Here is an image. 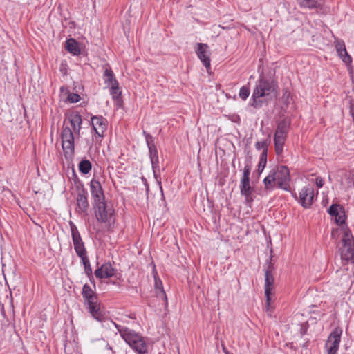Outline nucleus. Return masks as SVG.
<instances>
[{
  "label": "nucleus",
  "instance_id": "obj_8",
  "mask_svg": "<svg viewBox=\"0 0 354 354\" xmlns=\"http://www.w3.org/2000/svg\"><path fill=\"white\" fill-rule=\"evenodd\" d=\"M82 294L84 304L88 306L87 308L91 315L100 308L97 296L89 285H84Z\"/></svg>",
  "mask_w": 354,
  "mask_h": 354
},
{
  "label": "nucleus",
  "instance_id": "obj_36",
  "mask_svg": "<svg viewBox=\"0 0 354 354\" xmlns=\"http://www.w3.org/2000/svg\"><path fill=\"white\" fill-rule=\"evenodd\" d=\"M84 268L86 275L88 277L89 280L92 281V280H93V276L91 263L84 266Z\"/></svg>",
  "mask_w": 354,
  "mask_h": 354
},
{
  "label": "nucleus",
  "instance_id": "obj_20",
  "mask_svg": "<svg viewBox=\"0 0 354 354\" xmlns=\"http://www.w3.org/2000/svg\"><path fill=\"white\" fill-rule=\"evenodd\" d=\"M290 122L287 119H283L278 124L275 131L274 136L286 138Z\"/></svg>",
  "mask_w": 354,
  "mask_h": 354
},
{
  "label": "nucleus",
  "instance_id": "obj_33",
  "mask_svg": "<svg viewBox=\"0 0 354 354\" xmlns=\"http://www.w3.org/2000/svg\"><path fill=\"white\" fill-rule=\"evenodd\" d=\"M250 88L248 86H243L240 88L239 97L243 100H245L250 95Z\"/></svg>",
  "mask_w": 354,
  "mask_h": 354
},
{
  "label": "nucleus",
  "instance_id": "obj_11",
  "mask_svg": "<svg viewBox=\"0 0 354 354\" xmlns=\"http://www.w3.org/2000/svg\"><path fill=\"white\" fill-rule=\"evenodd\" d=\"M251 171V167L249 165H245L243 169V176L240 183L241 194L244 196L251 195L252 192V187L250 185V174Z\"/></svg>",
  "mask_w": 354,
  "mask_h": 354
},
{
  "label": "nucleus",
  "instance_id": "obj_12",
  "mask_svg": "<svg viewBox=\"0 0 354 354\" xmlns=\"http://www.w3.org/2000/svg\"><path fill=\"white\" fill-rule=\"evenodd\" d=\"M89 185L93 199L92 204L106 201L104 190L99 180L93 178L91 180Z\"/></svg>",
  "mask_w": 354,
  "mask_h": 354
},
{
  "label": "nucleus",
  "instance_id": "obj_34",
  "mask_svg": "<svg viewBox=\"0 0 354 354\" xmlns=\"http://www.w3.org/2000/svg\"><path fill=\"white\" fill-rule=\"evenodd\" d=\"M335 223L338 225H342L343 224H345L346 223L345 212L344 211V212L339 213L337 214V216H335Z\"/></svg>",
  "mask_w": 354,
  "mask_h": 354
},
{
  "label": "nucleus",
  "instance_id": "obj_5",
  "mask_svg": "<svg viewBox=\"0 0 354 354\" xmlns=\"http://www.w3.org/2000/svg\"><path fill=\"white\" fill-rule=\"evenodd\" d=\"M62 146L66 160L73 158L75 153L74 135L71 128L64 127L61 133Z\"/></svg>",
  "mask_w": 354,
  "mask_h": 354
},
{
  "label": "nucleus",
  "instance_id": "obj_41",
  "mask_svg": "<svg viewBox=\"0 0 354 354\" xmlns=\"http://www.w3.org/2000/svg\"><path fill=\"white\" fill-rule=\"evenodd\" d=\"M115 105L117 106L118 109L122 108L123 106V100L122 96L117 97L115 99H113Z\"/></svg>",
  "mask_w": 354,
  "mask_h": 354
},
{
  "label": "nucleus",
  "instance_id": "obj_29",
  "mask_svg": "<svg viewBox=\"0 0 354 354\" xmlns=\"http://www.w3.org/2000/svg\"><path fill=\"white\" fill-rule=\"evenodd\" d=\"M60 91L62 93H64L66 91V94H68L67 100L70 103H75L80 100L81 97L79 94L74 93H70V91L68 90L67 88H65L64 86L61 87Z\"/></svg>",
  "mask_w": 354,
  "mask_h": 354
},
{
  "label": "nucleus",
  "instance_id": "obj_26",
  "mask_svg": "<svg viewBox=\"0 0 354 354\" xmlns=\"http://www.w3.org/2000/svg\"><path fill=\"white\" fill-rule=\"evenodd\" d=\"M285 140V138L274 136V149L277 156L282 155Z\"/></svg>",
  "mask_w": 354,
  "mask_h": 354
},
{
  "label": "nucleus",
  "instance_id": "obj_52",
  "mask_svg": "<svg viewBox=\"0 0 354 354\" xmlns=\"http://www.w3.org/2000/svg\"><path fill=\"white\" fill-rule=\"evenodd\" d=\"M111 283L112 284H114V285H115V284H116V282H115V281H112V282H111Z\"/></svg>",
  "mask_w": 354,
  "mask_h": 354
},
{
  "label": "nucleus",
  "instance_id": "obj_10",
  "mask_svg": "<svg viewBox=\"0 0 354 354\" xmlns=\"http://www.w3.org/2000/svg\"><path fill=\"white\" fill-rule=\"evenodd\" d=\"M81 186L82 188L78 190L76 198L77 212L79 214L86 215L89 207L88 192L83 184H81Z\"/></svg>",
  "mask_w": 354,
  "mask_h": 354
},
{
  "label": "nucleus",
  "instance_id": "obj_16",
  "mask_svg": "<svg viewBox=\"0 0 354 354\" xmlns=\"http://www.w3.org/2000/svg\"><path fill=\"white\" fill-rule=\"evenodd\" d=\"M197 48H196V53L202 62L205 67L208 69L210 68V58L209 53H208L209 46L206 44L197 43Z\"/></svg>",
  "mask_w": 354,
  "mask_h": 354
},
{
  "label": "nucleus",
  "instance_id": "obj_21",
  "mask_svg": "<svg viewBox=\"0 0 354 354\" xmlns=\"http://www.w3.org/2000/svg\"><path fill=\"white\" fill-rule=\"evenodd\" d=\"M104 74L103 77L104 80V83L108 86L114 85V83L118 84V80L114 76V73L109 64H106L104 66Z\"/></svg>",
  "mask_w": 354,
  "mask_h": 354
},
{
  "label": "nucleus",
  "instance_id": "obj_22",
  "mask_svg": "<svg viewBox=\"0 0 354 354\" xmlns=\"http://www.w3.org/2000/svg\"><path fill=\"white\" fill-rule=\"evenodd\" d=\"M65 48L68 53L75 56L81 53L78 42L73 38L66 40Z\"/></svg>",
  "mask_w": 354,
  "mask_h": 354
},
{
  "label": "nucleus",
  "instance_id": "obj_6",
  "mask_svg": "<svg viewBox=\"0 0 354 354\" xmlns=\"http://www.w3.org/2000/svg\"><path fill=\"white\" fill-rule=\"evenodd\" d=\"M93 207L97 221L103 223L111 222L115 213L112 205H109L106 201H104L93 203Z\"/></svg>",
  "mask_w": 354,
  "mask_h": 354
},
{
  "label": "nucleus",
  "instance_id": "obj_30",
  "mask_svg": "<svg viewBox=\"0 0 354 354\" xmlns=\"http://www.w3.org/2000/svg\"><path fill=\"white\" fill-rule=\"evenodd\" d=\"M344 207L339 204H332L328 209V213L332 216H335L340 212H344Z\"/></svg>",
  "mask_w": 354,
  "mask_h": 354
},
{
  "label": "nucleus",
  "instance_id": "obj_24",
  "mask_svg": "<svg viewBox=\"0 0 354 354\" xmlns=\"http://www.w3.org/2000/svg\"><path fill=\"white\" fill-rule=\"evenodd\" d=\"M301 7L309 9H315L322 8L323 5L322 0H297Z\"/></svg>",
  "mask_w": 354,
  "mask_h": 354
},
{
  "label": "nucleus",
  "instance_id": "obj_37",
  "mask_svg": "<svg viewBox=\"0 0 354 354\" xmlns=\"http://www.w3.org/2000/svg\"><path fill=\"white\" fill-rule=\"evenodd\" d=\"M255 147L257 150L268 149V144L266 141H258L255 143Z\"/></svg>",
  "mask_w": 354,
  "mask_h": 354
},
{
  "label": "nucleus",
  "instance_id": "obj_1",
  "mask_svg": "<svg viewBox=\"0 0 354 354\" xmlns=\"http://www.w3.org/2000/svg\"><path fill=\"white\" fill-rule=\"evenodd\" d=\"M290 171L285 165L272 169L263 181L266 190H272L277 185L278 188L286 192H290Z\"/></svg>",
  "mask_w": 354,
  "mask_h": 354
},
{
  "label": "nucleus",
  "instance_id": "obj_38",
  "mask_svg": "<svg viewBox=\"0 0 354 354\" xmlns=\"http://www.w3.org/2000/svg\"><path fill=\"white\" fill-rule=\"evenodd\" d=\"M145 140L147 142V147H151V145H156L154 142V138L151 135H146Z\"/></svg>",
  "mask_w": 354,
  "mask_h": 354
},
{
  "label": "nucleus",
  "instance_id": "obj_3",
  "mask_svg": "<svg viewBox=\"0 0 354 354\" xmlns=\"http://www.w3.org/2000/svg\"><path fill=\"white\" fill-rule=\"evenodd\" d=\"M117 330L123 340L137 354H145L148 352V345L141 334L127 326H117Z\"/></svg>",
  "mask_w": 354,
  "mask_h": 354
},
{
  "label": "nucleus",
  "instance_id": "obj_40",
  "mask_svg": "<svg viewBox=\"0 0 354 354\" xmlns=\"http://www.w3.org/2000/svg\"><path fill=\"white\" fill-rule=\"evenodd\" d=\"M308 328V324L307 322L301 324V328H300V332H299L301 336H304V335L306 334Z\"/></svg>",
  "mask_w": 354,
  "mask_h": 354
},
{
  "label": "nucleus",
  "instance_id": "obj_32",
  "mask_svg": "<svg viewBox=\"0 0 354 354\" xmlns=\"http://www.w3.org/2000/svg\"><path fill=\"white\" fill-rule=\"evenodd\" d=\"M110 94L111 95L113 100L122 96V93L119 88V83H114V85L111 86Z\"/></svg>",
  "mask_w": 354,
  "mask_h": 354
},
{
  "label": "nucleus",
  "instance_id": "obj_39",
  "mask_svg": "<svg viewBox=\"0 0 354 354\" xmlns=\"http://www.w3.org/2000/svg\"><path fill=\"white\" fill-rule=\"evenodd\" d=\"M95 275L98 279L105 278V277L104 276V270L102 266L95 270Z\"/></svg>",
  "mask_w": 354,
  "mask_h": 354
},
{
  "label": "nucleus",
  "instance_id": "obj_9",
  "mask_svg": "<svg viewBox=\"0 0 354 354\" xmlns=\"http://www.w3.org/2000/svg\"><path fill=\"white\" fill-rule=\"evenodd\" d=\"M342 329L340 327L335 328L329 335L326 343L328 354H337L341 341Z\"/></svg>",
  "mask_w": 354,
  "mask_h": 354
},
{
  "label": "nucleus",
  "instance_id": "obj_27",
  "mask_svg": "<svg viewBox=\"0 0 354 354\" xmlns=\"http://www.w3.org/2000/svg\"><path fill=\"white\" fill-rule=\"evenodd\" d=\"M78 169L82 174H87L92 169V164L88 160L84 158L79 162Z\"/></svg>",
  "mask_w": 354,
  "mask_h": 354
},
{
  "label": "nucleus",
  "instance_id": "obj_25",
  "mask_svg": "<svg viewBox=\"0 0 354 354\" xmlns=\"http://www.w3.org/2000/svg\"><path fill=\"white\" fill-rule=\"evenodd\" d=\"M149 153V158L151 160L152 167H159V160L158 155V150L156 145H151V147H148Z\"/></svg>",
  "mask_w": 354,
  "mask_h": 354
},
{
  "label": "nucleus",
  "instance_id": "obj_48",
  "mask_svg": "<svg viewBox=\"0 0 354 354\" xmlns=\"http://www.w3.org/2000/svg\"><path fill=\"white\" fill-rule=\"evenodd\" d=\"M246 203H250L253 201V198L251 195H248V196H245Z\"/></svg>",
  "mask_w": 354,
  "mask_h": 354
},
{
  "label": "nucleus",
  "instance_id": "obj_2",
  "mask_svg": "<svg viewBox=\"0 0 354 354\" xmlns=\"http://www.w3.org/2000/svg\"><path fill=\"white\" fill-rule=\"evenodd\" d=\"M277 82L261 74L250 99V106L255 109L262 107L264 101L261 98L272 93L277 94Z\"/></svg>",
  "mask_w": 354,
  "mask_h": 354
},
{
  "label": "nucleus",
  "instance_id": "obj_23",
  "mask_svg": "<svg viewBox=\"0 0 354 354\" xmlns=\"http://www.w3.org/2000/svg\"><path fill=\"white\" fill-rule=\"evenodd\" d=\"M155 280V288L156 289L157 296L161 298L165 303V306H167V295L163 289V286L161 280L157 277V272L154 274Z\"/></svg>",
  "mask_w": 354,
  "mask_h": 354
},
{
  "label": "nucleus",
  "instance_id": "obj_51",
  "mask_svg": "<svg viewBox=\"0 0 354 354\" xmlns=\"http://www.w3.org/2000/svg\"><path fill=\"white\" fill-rule=\"evenodd\" d=\"M225 354H233V353H229L228 351H225Z\"/></svg>",
  "mask_w": 354,
  "mask_h": 354
},
{
  "label": "nucleus",
  "instance_id": "obj_7",
  "mask_svg": "<svg viewBox=\"0 0 354 354\" xmlns=\"http://www.w3.org/2000/svg\"><path fill=\"white\" fill-rule=\"evenodd\" d=\"M272 261V257H270V260L266 263L268 266L265 269V295L266 297V307L268 310L270 305L271 295L274 290V277L272 274L274 268Z\"/></svg>",
  "mask_w": 354,
  "mask_h": 354
},
{
  "label": "nucleus",
  "instance_id": "obj_31",
  "mask_svg": "<svg viewBox=\"0 0 354 354\" xmlns=\"http://www.w3.org/2000/svg\"><path fill=\"white\" fill-rule=\"evenodd\" d=\"M152 169H153L154 178L156 180V182H157V183H158V185L159 186V189L160 190L162 198L163 200H165L163 189H162V184H161L160 175V174L158 173V171L159 172V167L158 168L152 167Z\"/></svg>",
  "mask_w": 354,
  "mask_h": 354
},
{
  "label": "nucleus",
  "instance_id": "obj_14",
  "mask_svg": "<svg viewBox=\"0 0 354 354\" xmlns=\"http://www.w3.org/2000/svg\"><path fill=\"white\" fill-rule=\"evenodd\" d=\"M91 125L95 135L98 137H103L106 130L107 120L102 115H94L91 117Z\"/></svg>",
  "mask_w": 354,
  "mask_h": 354
},
{
  "label": "nucleus",
  "instance_id": "obj_4",
  "mask_svg": "<svg viewBox=\"0 0 354 354\" xmlns=\"http://www.w3.org/2000/svg\"><path fill=\"white\" fill-rule=\"evenodd\" d=\"M339 248L341 259L345 263H354V237L349 229L344 230Z\"/></svg>",
  "mask_w": 354,
  "mask_h": 354
},
{
  "label": "nucleus",
  "instance_id": "obj_45",
  "mask_svg": "<svg viewBox=\"0 0 354 354\" xmlns=\"http://www.w3.org/2000/svg\"><path fill=\"white\" fill-rule=\"evenodd\" d=\"M141 180L143 182V184L145 185V189H146V193H147V194H148L149 192V184L147 183V178H145L144 176H142L141 178Z\"/></svg>",
  "mask_w": 354,
  "mask_h": 354
},
{
  "label": "nucleus",
  "instance_id": "obj_47",
  "mask_svg": "<svg viewBox=\"0 0 354 354\" xmlns=\"http://www.w3.org/2000/svg\"><path fill=\"white\" fill-rule=\"evenodd\" d=\"M349 112H350V113H354V103H353L351 101L350 102V106H349Z\"/></svg>",
  "mask_w": 354,
  "mask_h": 354
},
{
  "label": "nucleus",
  "instance_id": "obj_15",
  "mask_svg": "<svg viewBox=\"0 0 354 354\" xmlns=\"http://www.w3.org/2000/svg\"><path fill=\"white\" fill-rule=\"evenodd\" d=\"M313 198L314 190L312 187H304L301 189L299 192V202L304 208H310L313 203Z\"/></svg>",
  "mask_w": 354,
  "mask_h": 354
},
{
  "label": "nucleus",
  "instance_id": "obj_49",
  "mask_svg": "<svg viewBox=\"0 0 354 354\" xmlns=\"http://www.w3.org/2000/svg\"><path fill=\"white\" fill-rule=\"evenodd\" d=\"M143 135L145 136V138H146V135H149V133H148L147 132H146L145 131H143Z\"/></svg>",
  "mask_w": 354,
  "mask_h": 354
},
{
  "label": "nucleus",
  "instance_id": "obj_44",
  "mask_svg": "<svg viewBox=\"0 0 354 354\" xmlns=\"http://www.w3.org/2000/svg\"><path fill=\"white\" fill-rule=\"evenodd\" d=\"M315 183H316V185L317 186V187L321 188L323 187V185L324 184V180L321 177H317L315 179Z\"/></svg>",
  "mask_w": 354,
  "mask_h": 354
},
{
  "label": "nucleus",
  "instance_id": "obj_35",
  "mask_svg": "<svg viewBox=\"0 0 354 354\" xmlns=\"http://www.w3.org/2000/svg\"><path fill=\"white\" fill-rule=\"evenodd\" d=\"M77 255L81 259L82 263L83 266L87 265L90 263L89 259L87 255V251L82 252L79 254H77Z\"/></svg>",
  "mask_w": 354,
  "mask_h": 354
},
{
  "label": "nucleus",
  "instance_id": "obj_43",
  "mask_svg": "<svg viewBox=\"0 0 354 354\" xmlns=\"http://www.w3.org/2000/svg\"><path fill=\"white\" fill-rule=\"evenodd\" d=\"M266 166V163L262 162H259L258 168H257V171L258 173V175H260L263 172Z\"/></svg>",
  "mask_w": 354,
  "mask_h": 354
},
{
  "label": "nucleus",
  "instance_id": "obj_42",
  "mask_svg": "<svg viewBox=\"0 0 354 354\" xmlns=\"http://www.w3.org/2000/svg\"><path fill=\"white\" fill-rule=\"evenodd\" d=\"M267 157H268V149H265L262 151L259 162L267 163Z\"/></svg>",
  "mask_w": 354,
  "mask_h": 354
},
{
  "label": "nucleus",
  "instance_id": "obj_19",
  "mask_svg": "<svg viewBox=\"0 0 354 354\" xmlns=\"http://www.w3.org/2000/svg\"><path fill=\"white\" fill-rule=\"evenodd\" d=\"M335 48L338 53V55L342 58V61L345 64H348L352 62V58L347 53L345 44L343 41H337L335 44Z\"/></svg>",
  "mask_w": 354,
  "mask_h": 354
},
{
  "label": "nucleus",
  "instance_id": "obj_13",
  "mask_svg": "<svg viewBox=\"0 0 354 354\" xmlns=\"http://www.w3.org/2000/svg\"><path fill=\"white\" fill-rule=\"evenodd\" d=\"M69 224L71 231V237L74 245V250L76 254H79L82 252H83L86 251V248L84 246V243L82 241L81 235L76 225L73 222H70Z\"/></svg>",
  "mask_w": 354,
  "mask_h": 354
},
{
  "label": "nucleus",
  "instance_id": "obj_46",
  "mask_svg": "<svg viewBox=\"0 0 354 354\" xmlns=\"http://www.w3.org/2000/svg\"><path fill=\"white\" fill-rule=\"evenodd\" d=\"M73 180H74V183L76 184L77 183H80V185L82 184V183H80V180H79V178L78 176H77V174H75V171L73 170Z\"/></svg>",
  "mask_w": 354,
  "mask_h": 354
},
{
  "label": "nucleus",
  "instance_id": "obj_50",
  "mask_svg": "<svg viewBox=\"0 0 354 354\" xmlns=\"http://www.w3.org/2000/svg\"><path fill=\"white\" fill-rule=\"evenodd\" d=\"M292 196H293L296 199L297 198L296 193L292 194Z\"/></svg>",
  "mask_w": 354,
  "mask_h": 354
},
{
  "label": "nucleus",
  "instance_id": "obj_18",
  "mask_svg": "<svg viewBox=\"0 0 354 354\" xmlns=\"http://www.w3.org/2000/svg\"><path fill=\"white\" fill-rule=\"evenodd\" d=\"M67 120L70 123L74 133L79 136L82 124V119L80 114L77 111H72L68 113Z\"/></svg>",
  "mask_w": 354,
  "mask_h": 354
},
{
  "label": "nucleus",
  "instance_id": "obj_28",
  "mask_svg": "<svg viewBox=\"0 0 354 354\" xmlns=\"http://www.w3.org/2000/svg\"><path fill=\"white\" fill-rule=\"evenodd\" d=\"M105 278L116 277V270L112 266L110 262L102 265Z\"/></svg>",
  "mask_w": 354,
  "mask_h": 354
},
{
  "label": "nucleus",
  "instance_id": "obj_17",
  "mask_svg": "<svg viewBox=\"0 0 354 354\" xmlns=\"http://www.w3.org/2000/svg\"><path fill=\"white\" fill-rule=\"evenodd\" d=\"M91 316L100 322L102 324V327L106 328L111 329L112 326H115L117 328V326H121L120 325L117 324L113 320L108 317V316L103 312V310L100 308L98 310H96L95 313L91 314Z\"/></svg>",
  "mask_w": 354,
  "mask_h": 354
}]
</instances>
